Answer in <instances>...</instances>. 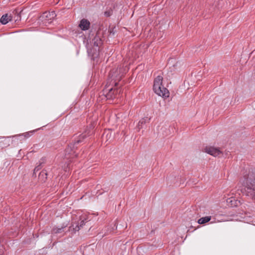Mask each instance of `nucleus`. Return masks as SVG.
Masks as SVG:
<instances>
[{"mask_svg":"<svg viewBox=\"0 0 255 255\" xmlns=\"http://www.w3.org/2000/svg\"><path fill=\"white\" fill-rule=\"evenodd\" d=\"M66 227V226H63L60 228L54 227L51 231V234L53 235L60 234L61 236H63L65 234V229Z\"/></svg>","mask_w":255,"mask_h":255,"instance_id":"nucleus-7","label":"nucleus"},{"mask_svg":"<svg viewBox=\"0 0 255 255\" xmlns=\"http://www.w3.org/2000/svg\"><path fill=\"white\" fill-rule=\"evenodd\" d=\"M77 146L73 142L70 143L68 147L65 149V156L67 159L76 157L77 156L78 154L76 152V149Z\"/></svg>","mask_w":255,"mask_h":255,"instance_id":"nucleus-3","label":"nucleus"},{"mask_svg":"<svg viewBox=\"0 0 255 255\" xmlns=\"http://www.w3.org/2000/svg\"><path fill=\"white\" fill-rule=\"evenodd\" d=\"M105 14L106 16L108 17V16H110L111 15V13H110V11H106L105 12Z\"/></svg>","mask_w":255,"mask_h":255,"instance_id":"nucleus-21","label":"nucleus"},{"mask_svg":"<svg viewBox=\"0 0 255 255\" xmlns=\"http://www.w3.org/2000/svg\"><path fill=\"white\" fill-rule=\"evenodd\" d=\"M92 42L94 45L97 47H99L102 44V40L98 33H97L92 39Z\"/></svg>","mask_w":255,"mask_h":255,"instance_id":"nucleus-9","label":"nucleus"},{"mask_svg":"<svg viewBox=\"0 0 255 255\" xmlns=\"http://www.w3.org/2000/svg\"><path fill=\"white\" fill-rule=\"evenodd\" d=\"M230 199V200H230V201H229V202L232 203V202H233L232 199ZM231 205H232V206H233V205H234V206H237V204H236V205L235 204V205H234V204H233L231 203Z\"/></svg>","mask_w":255,"mask_h":255,"instance_id":"nucleus-22","label":"nucleus"},{"mask_svg":"<svg viewBox=\"0 0 255 255\" xmlns=\"http://www.w3.org/2000/svg\"><path fill=\"white\" fill-rule=\"evenodd\" d=\"M85 221L84 220H82L80 221V223H78L75 227V228H73L75 232L78 231L81 228H82L83 226L85 225Z\"/></svg>","mask_w":255,"mask_h":255,"instance_id":"nucleus-17","label":"nucleus"},{"mask_svg":"<svg viewBox=\"0 0 255 255\" xmlns=\"http://www.w3.org/2000/svg\"><path fill=\"white\" fill-rule=\"evenodd\" d=\"M117 85H118V83H115V86H116Z\"/></svg>","mask_w":255,"mask_h":255,"instance_id":"nucleus-23","label":"nucleus"},{"mask_svg":"<svg viewBox=\"0 0 255 255\" xmlns=\"http://www.w3.org/2000/svg\"><path fill=\"white\" fill-rule=\"evenodd\" d=\"M211 219V216H206L199 219L198 221V223L199 224H204L209 222Z\"/></svg>","mask_w":255,"mask_h":255,"instance_id":"nucleus-15","label":"nucleus"},{"mask_svg":"<svg viewBox=\"0 0 255 255\" xmlns=\"http://www.w3.org/2000/svg\"><path fill=\"white\" fill-rule=\"evenodd\" d=\"M89 135V132L87 133V131H85L79 135H75L73 142L77 146L78 144L82 143L84 141V139Z\"/></svg>","mask_w":255,"mask_h":255,"instance_id":"nucleus-6","label":"nucleus"},{"mask_svg":"<svg viewBox=\"0 0 255 255\" xmlns=\"http://www.w3.org/2000/svg\"><path fill=\"white\" fill-rule=\"evenodd\" d=\"M56 16V14L54 11L51 12H45L43 13L42 17V18H45L46 20H51L54 18Z\"/></svg>","mask_w":255,"mask_h":255,"instance_id":"nucleus-10","label":"nucleus"},{"mask_svg":"<svg viewBox=\"0 0 255 255\" xmlns=\"http://www.w3.org/2000/svg\"><path fill=\"white\" fill-rule=\"evenodd\" d=\"M45 162V157L41 158L39 161L38 165H37L34 169V173H35L36 172L39 171L41 169V165L42 164L44 163Z\"/></svg>","mask_w":255,"mask_h":255,"instance_id":"nucleus-16","label":"nucleus"},{"mask_svg":"<svg viewBox=\"0 0 255 255\" xmlns=\"http://www.w3.org/2000/svg\"><path fill=\"white\" fill-rule=\"evenodd\" d=\"M47 173L45 170H42L39 174V179L43 182L46 181L47 179Z\"/></svg>","mask_w":255,"mask_h":255,"instance_id":"nucleus-14","label":"nucleus"},{"mask_svg":"<svg viewBox=\"0 0 255 255\" xmlns=\"http://www.w3.org/2000/svg\"><path fill=\"white\" fill-rule=\"evenodd\" d=\"M34 132V130L30 131L29 132L24 133L20 135V136H23L24 137V138H26L30 137Z\"/></svg>","mask_w":255,"mask_h":255,"instance_id":"nucleus-19","label":"nucleus"},{"mask_svg":"<svg viewBox=\"0 0 255 255\" xmlns=\"http://www.w3.org/2000/svg\"><path fill=\"white\" fill-rule=\"evenodd\" d=\"M247 196L255 200V172L246 171L241 179Z\"/></svg>","mask_w":255,"mask_h":255,"instance_id":"nucleus-1","label":"nucleus"},{"mask_svg":"<svg viewBox=\"0 0 255 255\" xmlns=\"http://www.w3.org/2000/svg\"><path fill=\"white\" fill-rule=\"evenodd\" d=\"M90 22L86 19L83 18L79 24V26L82 30H87L90 28Z\"/></svg>","mask_w":255,"mask_h":255,"instance_id":"nucleus-8","label":"nucleus"},{"mask_svg":"<svg viewBox=\"0 0 255 255\" xmlns=\"http://www.w3.org/2000/svg\"><path fill=\"white\" fill-rule=\"evenodd\" d=\"M112 137V131L110 129L105 130L102 135L103 140L106 139V141L109 140H110L111 141Z\"/></svg>","mask_w":255,"mask_h":255,"instance_id":"nucleus-12","label":"nucleus"},{"mask_svg":"<svg viewBox=\"0 0 255 255\" xmlns=\"http://www.w3.org/2000/svg\"><path fill=\"white\" fill-rule=\"evenodd\" d=\"M115 29H116V27H114L111 28L109 30V32H110V34L114 35L115 34V33L116 32V30Z\"/></svg>","mask_w":255,"mask_h":255,"instance_id":"nucleus-20","label":"nucleus"},{"mask_svg":"<svg viewBox=\"0 0 255 255\" xmlns=\"http://www.w3.org/2000/svg\"><path fill=\"white\" fill-rule=\"evenodd\" d=\"M21 11H19L18 9H15L13 11L12 13L13 14H16V15L14 17V20L15 21H19L21 19V16L19 14V13L21 12Z\"/></svg>","mask_w":255,"mask_h":255,"instance_id":"nucleus-18","label":"nucleus"},{"mask_svg":"<svg viewBox=\"0 0 255 255\" xmlns=\"http://www.w3.org/2000/svg\"><path fill=\"white\" fill-rule=\"evenodd\" d=\"M149 120V119H148L147 117H146L142 118L139 121L136 127L138 131H139L140 129L143 128V125H144L146 123L147 121Z\"/></svg>","mask_w":255,"mask_h":255,"instance_id":"nucleus-13","label":"nucleus"},{"mask_svg":"<svg viewBox=\"0 0 255 255\" xmlns=\"http://www.w3.org/2000/svg\"><path fill=\"white\" fill-rule=\"evenodd\" d=\"M12 16L8 15V14L3 15L0 19V22L2 24H6L8 21L11 20Z\"/></svg>","mask_w":255,"mask_h":255,"instance_id":"nucleus-11","label":"nucleus"},{"mask_svg":"<svg viewBox=\"0 0 255 255\" xmlns=\"http://www.w3.org/2000/svg\"><path fill=\"white\" fill-rule=\"evenodd\" d=\"M162 81L161 76H157L154 80L153 90L157 95L166 98L169 97V93L167 89L162 85Z\"/></svg>","mask_w":255,"mask_h":255,"instance_id":"nucleus-2","label":"nucleus"},{"mask_svg":"<svg viewBox=\"0 0 255 255\" xmlns=\"http://www.w3.org/2000/svg\"><path fill=\"white\" fill-rule=\"evenodd\" d=\"M107 88L104 89L103 93L105 94V97L107 99H114L117 98V94L121 92L119 91L117 88H111L109 89H107Z\"/></svg>","mask_w":255,"mask_h":255,"instance_id":"nucleus-4","label":"nucleus"},{"mask_svg":"<svg viewBox=\"0 0 255 255\" xmlns=\"http://www.w3.org/2000/svg\"><path fill=\"white\" fill-rule=\"evenodd\" d=\"M204 151L205 152L215 157L217 156L222 153V151L219 148L211 146H206L205 148H204Z\"/></svg>","mask_w":255,"mask_h":255,"instance_id":"nucleus-5","label":"nucleus"}]
</instances>
